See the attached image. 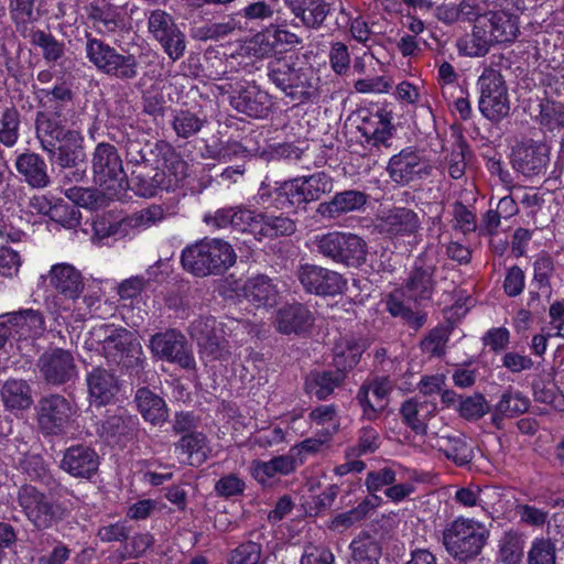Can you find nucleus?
<instances>
[{
	"instance_id": "nucleus-6",
	"label": "nucleus",
	"mask_w": 564,
	"mask_h": 564,
	"mask_svg": "<svg viewBox=\"0 0 564 564\" xmlns=\"http://www.w3.org/2000/svg\"><path fill=\"white\" fill-rule=\"evenodd\" d=\"M268 77L276 88L294 100L310 98L317 89L318 78L311 66H297L286 58L271 61Z\"/></svg>"
},
{
	"instance_id": "nucleus-59",
	"label": "nucleus",
	"mask_w": 564,
	"mask_h": 564,
	"mask_svg": "<svg viewBox=\"0 0 564 564\" xmlns=\"http://www.w3.org/2000/svg\"><path fill=\"white\" fill-rule=\"evenodd\" d=\"M31 43L41 47L46 62H56L64 55V44L58 42L51 33L36 30L31 33Z\"/></svg>"
},
{
	"instance_id": "nucleus-34",
	"label": "nucleus",
	"mask_w": 564,
	"mask_h": 564,
	"mask_svg": "<svg viewBox=\"0 0 564 564\" xmlns=\"http://www.w3.org/2000/svg\"><path fill=\"white\" fill-rule=\"evenodd\" d=\"M51 286L65 299L76 297L85 290L82 272L68 263H57L48 272Z\"/></svg>"
},
{
	"instance_id": "nucleus-14",
	"label": "nucleus",
	"mask_w": 564,
	"mask_h": 564,
	"mask_svg": "<svg viewBox=\"0 0 564 564\" xmlns=\"http://www.w3.org/2000/svg\"><path fill=\"white\" fill-rule=\"evenodd\" d=\"M149 348L152 355L159 359L177 364L184 369L195 368V358L189 349L187 339L175 328L152 335Z\"/></svg>"
},
{
	"instance_id": "nucleus-11",
	"label": "nucleus",
	"mask_w": 564,
	"mask_h": 564,
	"mask_svg": "<svg viewBox=\"0 0 564 564\" xmlns=\"http://www.w3.org/2000/svg\"><path fill=\"white\" fill-rule=\"evenodd\" d=\"M477 86L480 93L478 107L490 121H499L510 111L508 89L500 70L486 67L479 76Z\"/></svg>"
},
{
	"instance_id": "nucleus-9",
	"label": "nucleus",
	"mask_w": 564,
	"mask_h": 564,
	"mask_svg": "<svg viewBox=\"0 0 564 564\" xmlns=\"http://www.w3.org/2000/svg\"><path fill=\"white\" fill-rule=\"evenodd\" d=\"M317 252L337 263L358 268L366 262L367 243L351 232L332 231L316 236Z\"/></svg>"
},
{
	"instance_id": "nucleus-16",
	"label": "nucleus",
	"mask_w": 564,
	"mask_h": 564,
	"mask_svg": "<svg viewBox=\"0 0 564 564\" xmlns=\"http://www.w3.org/2000/svg\"><path fill=\"white\" fill-rule=\"evenodd\" d=\"M564 82L560 77L547 76L544 98L540 104V124L545 133L553 137L564 128Z\"/></svg>"
},
{
	"instance_id": "nucleus-40",
	"label": "nucleus",
	"mask_w": 564,
	"mask_h": 564,
	"mask_svg": "<svg viewBox=\"0 0 564 564\" xmlns=\"http://www.w3.org/2000/svg\"><path fill=\"white\" fill-rule=\"evenodd\" d=\"M17 171L34 188H44L50 184L45 161L36 153H23L17 158Z\"/></svg>"
},
{
	"instance_id": "nucleus-33",
	"label": "nucleus",
	"mask_w": 564,
	"mask_h": 564,
	"mask_svg": "<svg viewBox=\"0 0 564 564\" xmlns=\"http://www.w3.org/2000/svg\"><path fill=\"white\" fill-rule=\"evenodd\" d=\"M90 401L98 406L110 403L119 391V381L110 371L97 367L86 378Z\"/></svg>"
},
{
	"instance_id": "nucleus-12",
	"label": "nucleus",
	"mask_w": 564,
	"mask_h": 564,
	"mask_svg": "<svg viewBox=\"0 0 564 564\" xmlns=\"http://www.w3.org/2000/svg\"><path fill=\"white\" fill-rule=\"evenodd\" d=\"M148 32L164 53L172 59H180L186 50V36L175 19L162 9L151 10L148 15Z\"/></svg>"
},
{
	"instance_id": "nucleus-61",
	"label": "nucleus",
	"mask_w": 564,
	"mask_h": 564,
	"mask_svg": "<svg viewBox=\"0 0 564 564\" xmlns=\"http://www.w3.org/2000/svg\"><path fill=\"white\" fill-rule=\"evenodd\" d=\"M380 445L379 432L372 426H364L359 431L358 442L348 448L347 455L358 457L375 453Z\"/></svg>"
},
{
	"instance_id": "nucleus-24",
	"label": "nucleus",
	"mask_w": 564,
	"mask_h": 564,
	"mask_svg": "<svg viewBox=\"0 0 564 564\" xmlns=\"http://www.w3.org/2000/svg\"><path fill=\"white\" fill-rule=\"evenodd\" d=\"M435 271L433 258L427 253L417 257L404 284L405 294L415 302L430 300L435 286Z\"/></svg>"
},
{
	"instance_id": "nucleus-37",
	"label": "nucleus",
	"mask_w": 564,
	"mask_h": 564,
	"mask_svg": "<svg viewBox=\"0 0 564 564\" xmlns=\"http://www.w3.org/2000/svg\"><path fill=\"white\" fill-rule=\"evenodd\" d=\"M134 402L142 417L153 425H160L169 417L165 401L147 387L137 390Z\"/></svg>"
},
{
	"instance_id": "nucleus-50",
	"label": "nucleus",
	"mask_w": 564,
	"mask_h": 564,
	"mask_svg": "<svg viewBox=\"0 0 564 564\" xmlns=\"http://www.w3.org/2000/svg\"><path fill=\"white\" fill-rule=\"evenodd\" d=\"M278 195L279 197L285 198L289 206L294 208H304L306 204L313 202V199L310 198L307 185L303 176L285 181L278 188Z\"/></svg>"
},
{
	"instance_id": "nucleus-27",
	"label": "nucleus",
	"mask_w": 564,
	"mask_h": 564,
	"mask_svg": "<svg viewBox=\"0 0 564 564\" xmlns=\"http://www.w3.org/2000/svg\"><path fill=\"white\" fill-rule=\"evenodd\" d=\"M61 467L73 477L89 479L98 470L99 456L87 445H73L65 451Z\"/></svg>"
},
{
	"instance_id": "nucleus-4",
	"label": "nucleus",
	"mask_w": 564,
	"mask_h": 564,
	"mask_svg": "<svg viewBox=\"0 0 564 564\" xmlns=\"http://www.w3.org/2000/svg\"><path fill=\"white\" fill-rule=\"evenodd\" d=\"M489 538L486 525L474 519L459 517L443 530V545L456 560L468 561L478 556Z\"/></svg>"
},
{
	"instance_id": "nucleus-17",
	"label": "nucleus",
	"mask_w": 564,
	"mask_h": 564,
	"mask_svg": "<svg viewBox=\"0 0 564 564\" xmlns=\"http://www.w3.org/2000/svg\"><path fill=\"white\" fill-rule=\"evenodd\" d=\"M36 366L46 383L55 387L74 380L78 373L73 352L63 348L44 351Z\"/></svg>"
},
{
	"instance_id": "nucleus-2",
	"label": "nucleus",
	"mask_w": 564,
	"mask_h": 564,
	"mask_svg": "<svg viewBox=\"0 0 564 564\" xmlns=\"http://www.w3.org/2000/svg\"><path fill=\"white\" fill-rule=\"evenodd\" d=\"M91 337L101 345V351L109 365L135 372L143 369L145 357L142 346L130 330L101 324L93 328Z\"/></svg>"
},
{
	"instance_id": "nucleus-58",
	"label": "nucleus",
	"mask_w": 564,
	"mask_h": 564,
	"mask_svg": "<svg viewBox=\"0 0 564 564\" xmlns=\"http://www.w3.org/2000/svg\"><path fill=\"white\" fill-rule=\"evenodd\" d=\"M260 215L261 213H256L241 206L234 207L231 229L237 232L249 234L258 240Z\"/></svg>"
},
{
	"instance_id": "nucleus-23",
	"label": "nucleus",
	"mask_w": 564,
	"mask_h": 564,
	"mask_svg": "<svg viewBox=\"0 0 564 564\" xmlns=\"http://www.w3.org/2000/svg\"><path fill=\"white\" fill-rule=\"evenodd\" d=\"M547 162L549 148L545 143L527 140L513 149V169L525 177H533L544 173Z\"/></svg>"
},
{
	"instance_id": "nucleus-31",
	"label": "nucleus",
	"mask_w": 564,
	"mask_h": 564,
	"mask_svg": "<svg viewBox=\"0 0 564 564\" xmlns=\"http://www.w3.org/2000/svg\"><path fill=\"white\" fill-rule=\"evenodd\" d=\"M314 321L312 312L300 303L281 307L275 317L278 330L286 335L308 332Z\"/></svg>"
},
{
	"instance_id": "nucleus-30",
	"label": "nucleus",
	"mask_w": 564,
	"mask_h": 564,
	"mask_svg": "<svg viewBox=\"0 0 564 564\" xmlns=\"http://www.w3.org/2000/svg\"><path fill=\"white\" fill-rule=\"evenodd\" d=\"M380 228L386 234L394 237L414 236L421 229V219L410 208L393 207L381 216Z\"/></svg>"
},
{
	"instance_id": "nucleus-51",
	"label": "nucleus",
	"mask_w": 564,
	"mask_h": 564,
	"mask_svg": "<svg viewBox=\"0 0 564 564\" xmlns=\"http://www.w3.org/2000/svg\"><path fill=\"white\" fill-rule=\"evenodd\" d=\"M352 558L358 564H378L381 556V546L370 535L359 536L351 544Z\"/></svg>"
},
{
	"instance_id": "nucleus-21",
	"label": "nucleus",
	"mask_w": 564,
	"mask_h": 564,
	"mask_svg": "<svg viewBox=\"0 0 564 564\" xmlns=\"http://www.w3.org/2000/svg\"><path fill=\"white\" fill-rule=\"evenodd\" d=\"M393 389V383L388 377H377L361 384L356 395L362 408V417L375 421L388 405V397Z\"/></svg>"
},
{
	"instance_id": "nucleus-18",
	"label": "nucleus",
	"mask_w": 564,
	"mask_h": 564,
	"mask_svg": "<svg viewBox=\"0 0 564 564\" xmlns=\"http://www.w3.org/2000/svg\"><path fill=\"white\" fill-rule=\"evenodd\" d=\"M387 171L394 183L406 185L429 176L432 167L421 151L408 147L389 160Z\"/></svg>"
},
{
	"instance_id": "nucleus-56",
	"label": "nucleus",
	"mask_w": 564,
	"mask_h": 564,
	"mask_svg": "<svg viewBox=\"0 0 564 564\" xmlns=\"http://www.w3.org/2000/svg\"><path fill=\"white\" fill-rule=\"evenodd\" d=\"M387 310L392 316L400 317L413 330H419L426 322L425 313L412 311L394 295L388 297Z\"/></svg>"
},
{
	"instance_id": "nucleus-39",
	"label": "nucleus",
	"mask_w": 564,
	"mask_h": 564,
	"mask_svg": "<svg viewBox=\"0 0 564 564\" xmlns=\"http://www.w3.org/2000/svg\"><path fill=\"white\" fill-rule=\"evenodd\" d=\"M242 293L249 302L258 307L274 306L279 296L272 280L263 274L249 278L242 286Z\"/></svg>"
},
{
	"instance_id": "nucleus-29",
	"label": "nucleus",
	"mask_w": 564,
	"mask_h": 564,
	"mask_svg": "<svg viewBox=\"0 0 564 564\" xmlns=\"http://www.w3.org/2000/svg\"><path fill=\"white\" fill-rule=\"evenodd\" d=\"M368 195L358 189L336 193L328 202L319 203L316 214L323 219H336L343 215L361 210L367 204Z\"/></svg>"
},
{
	"instance_id": "nucleus-5",
	"label": "nucleus",
	"mask_w": 564,
	"mask_h": 564,
	"mask_svg": "<svg viewBox=\"0 0 564 564\" xmlns=\"http://www.w3.org/2000/svg\"><path fill=\"white\" fill-rule=\"evenodd\" d=\"M85 53L88 61L102 74L123 82H130L139 75V62L133 54H122L91 33L85 35Z\"/></svg>"
},
{
	"instance_id": "nucleus-38",
	"label": "nucleus",
	"mask_w": 564,
	"mask_h": 564,
	"mask_svg": "<svg viewBox=\"0 0 564 564\" xmlns=\"http://www.w3.org/2000/svg\"><path fill=\"white\" fill-rule=\"evenodd\" d=\"M0 395L6 410L13 413L24 411L33 403L31 387L22 379H8L2 384Z\"/></svg>"
},
{
	"instance_id": "nucleus-42",
	"label": "nucleus",
	"mask_w": 564,
	"mask_h": 564,
	"mask_svg": "<svg viewBox=\"0 0 564 564\" xmlns=\"http://www.w3.org/2000/svg\"><path fill=\"white\" fill-rule=\"evenodd\" d=\"M346 378L343 370L314 371L307 377L305 388L308 393L318 400L327 399L336 388L340 387Z\"/></svg>"
},
{
	"instance_id": "nucleus-3",
	"label": "nucleus",
	"mask_w": 564,
	"mask_h": 564,
	"mask_svg": "<svg viewBox=\"0 0 564 564\" xmlns=\"http://www.w3.org/2000/svg\"><path fill=\"white\" fill-rule=\"evenodd\" d=\"M236 259L231 245L217 238H205L187 246L181 256L183 268L196 276L223 274Z\"/></svg>"
},
{
	"instance_id": "nucleus-60",
	"label": "nucleus",
	"mask_w": 564,
	"mask_h": 564,
	"mask_svg": "<svg viewBox=\"0 0 564 564\" xmlns=\"http://www.w3.org/2000/svg\"><path fill=\"white\" fill-rule=\"evenodd\" d=\"M262 556V545L247 541L231 550L227 556V564H259Z\"/></svg>"
},
{
	"instance_id": "nucleus-57",
	"label": "nucleus",
	"mask_w": 564,
	"mask_h": 564,
	"mask_svg": "<svg viewBox=\"0 0 564 564\" xmlns=\"http://www.w3.org/2000/svg\"><path fill=\"white\" fill-rule=\"evenodd\" d=\"M205 122V119L199 118L197 115L188 110H181L175 113L172 127L177 137L188 139L198 133Z\"/></svg>"
},
{
	"instance_id": "nucleus-19",
	"label": "nucleus",
	"mask_w": 564,
	"mask_h": 564,
	"mask_svg": "<svg viewBox=\"0 0 564 564\" xmlns=\"http://www.w3.org/2000/svg\"><path fill=\"white\" fill-rule=\"evenodd\" d=\"M296 275L303 289L315 295L334 296L346 286L341 274L316 264H301Z\"/></svg>"
},
{
	"instance_id": "nucleus-28",
	"label": "nucleus",
	"mask_w": 564,
	"mask_h": 564,
	"mask_svg": "<svg viewBox=\"0 0 564 564\" xmlns=\"http://www.w3.org/2000/svg\"><path fill=\"white\" fill-rule=\"evenodd\" d=\"M36 135L44 151H55L67 144L68 138L76 139L82 133L64 126L53 116L39 112L36 117Z\"/></svg>"
},
{
	"instance_id": "nucleus-7",
	"label": "nucleus",
	"mask_w": 564,
	"mask_h": 564,
	"mask_svg": "<svg viewBox=\"0 0 564 564\" xmlns=\"http://www.w3.org/2000/svg\"><path fill=\"white\" fill-rule=\"evenodd\" d=\"M34 410L39 430L50 436L66 434L79 415L77 404L59 393L42 397Z\"/></svg>"
},
{
	"instance_id": "nucleus-26",
	"label": "nucleus",
	"mask_w": 564,
	"mask_h": 564,
	"mask_svg": "<svg viewBox=\"0 0 564 564\" xmlns=\"http://www.w3.org/2000/svg\"><path fill=\"white\" fill-rule=\"evenodd\" d=\"M230 105L237 111L256 119L267 117L272 107L269 94L254 84H246L234 90Z\"/></svg>"
},
{
	"instance_id": "nucleus-63",
	"label": "nucleus",
	"mask_w": 564,
	"mask_h": 564,
	"mask_svg": "<svg viewBox=\"0 0 564 564\" xmlns=\"http://www.w3.org/2000/svg\"><path fill=\"white\" fill-rule=\"evenodd\" d=\"M68 300L72 301V311L75 314L76 321H83L98 307L100 296L97 292L84 290L78 292L76 297H69Z\"/></svg>"
},
{
	"instance_id": "nucleus-25",
	"label": "nucleus",
	"mask_w": 564,
	"mask_h": 564,
	"mask_svg": "<svg viewBox=\"0 0 564 564\" xmlns=\"http://www.w3.org/2000/svg\"><path fill=\"white\" fill-rule=\"evenodd\" d=\"M165 218V212L161 205L152 204L126 216L119 221L109 224L106 230L99 226L95 227L96 234L101 237L127 236L131 230L147 229L161 223Z\"/></svg>"
},
{
	"instance_id": "nucleus-20",
	"label": "nucleus",
	"mask_w": 564,
	"mask_h": 564,
	"mask_svg": "<svg viewBox=\"0 0 564 564\" xmlns=\"http://www.w3.org/2000/svg\"><path fill=\"white\" fill-rule=\"evenodd\" d=\"M427 441L431 445L445 455L455 465L467 466L474 459V447L467 437L447 426H443L438 431H430Z\"/></svg>"
},
{
	"instance_id": "nucleus-35",
	"label": "nucleus",
	"mask_w": 564,
	"mask_h": 564,
	"mask_svg": "<svg viewBox=\"0 0 564 564\" xmlns=\"http://www.w3.org/2000/svg\"><path fill=\"white\" fill-rule=\"evenodd\" d=\"M285 6L307 29H319L330 12L327 0H284Z\"/></svg>"
},
{
	"instance_id": "nucleus-32",
	"label": "nucleus",
	"mask_w": 564,
	"mask_h": 564,
	"mask_svg": "<svg viewBox=\"0 0 564 564\" xmlns=\"http://www.w3.org/2000/svg\"><path fill=\"white\" fill-rule=\"evenodd\" d=\"M138 417L120 410L102 420L98 424L97 433L108 441L120 442L133 438L138 432Z\"/></svg>"
},
{
	"instance_id": "nucleus-53",
	"label": "nucleus",
	"mask_w": 564,
	"mask_h": 564,
	"mask_svg": "<svg viewBox=\"0 0 564 564\" xmlns=\"http://www.w3.org/2000/svg\"><path fill=\"white\" fill-rule=\"evenodd\" d=\"M451 328L440 325L431 329L421 340L420 348L429 357H443L446 354V345L449 339Z\"/></svg>"
},
{
	"instance_id": "nucleus-43",
	"label": "nucleus",
	"mask_w": 564,
	"mask_h": 564,
	"mask_svg": "<svg viewBox=\"0 0 564 564\" xmlns=\"http://www.w3.org/2000/svg\"><path fill=\"white\" fill-rule=\"evenodd\" d=\"M487 33L494 44L510 43L519 34L518 17H509L503 13H488Z\"/></svg>"
},
{
	"instance_id": "nucleus-46",
	"label": "nucleus",
	"mask_w": 564,
	"mask_h": 564,
	"mask_svg": "<svg viewBox=\"0 0 564 564\" xmlns=\"http://www.w3.org/2000/svg\"><path fill=\"white\" fill-rule=\"evenodd\" d=\"M524 539L514 530L506 531L498 542V561L501 564H521L524 555Z\"/></svg>"
},
{
	"instance_id": "nucleus-55",
	"label": "nucleus",
	"mask_w": 564,
	"mask_h": 564,
	"mask_svg": "<svg viewBox=\"0 0 564 564\" xmlns=\"http://www.w3.org/2000/svg\"><path fill=\"white\" fill-rule=\"evenodd\" d=\"M20 112L14 107H7L0 118V143L12 148L19 140Z\"/></svg>"
},
{
	"instance_id": "nucleus-44",
	"label": "nucleus",
	"mask_w": 564,
	"mask_h": 564,
	"mask_svg": "<svg viewBox=\"0 0 564 564\" xmlns=\"http://www.w3.org/2000/svg\"><path fill=\"white\" fill-rule=\"evenodd\" d=\"M529 405V399L521 392L508 389L494 408L492 421L498 426L503 417H514L527 412Z\"/></svg>"
},
{
	"instance_id": "nucleus-36",
	"label": "nucleus",
	"mask_w": 564,
	"mask_h": 564,
	"mask_svg": "<svg viewBox=\"0 0 564 564\" xmlns=\"http://www.w3.org/2000/svg\"><path fill=\"white\" fill-rule=\"evenodd\" d=\"M293 451L294 448L288 454L275 456L268 462L254 460L252 463L253 478L264 485L278 475L286 476L292 474L297 467Z\"/></svg>"
},
{
	"instance_id": "nucleus-48",
	"label": "nucleus",
	"mask_w": 564,
	"mask_h": 564,
	"mask_svg": "<svg viewBox=\"0 0 564 564\" xmlns=\"http://www.w3.org/2000/svg\"><path fill=\"white\" fill-rule=\"evenodd\" d=\"M311 423L323 427V436L330 438L339 431L340 417L334 404H321L308 413Z\"/></svg>"
},
{
	"instance_id": "nucleus-22",
	"label": "nucleus",
	"mask_w": 564,
	"mask_h": 564,
	"mask_svg": "<svg viewBox=\"0 0 564 564\" xmlns=\"http://www.w3.org/2000/svg\"><path fill=\"white\" fill-rule=\"evenodd\" d=\"M488 9L484 0H460L459 3H442L435 9V18L446 24H487Z\"/></svg>"
},
{
	"instance_id": "nucleus-64",
	"label": "nucleus",
	"mask_w": 564,
	"mask_h": 564,
	"mask_svg": "<svg viewBox=\"0 0 564 564\" xmlns=\"http://www.w3.org/2000/svg\"><path fill=\"white\" fill-rule=\"evenodd\" d=\"M453 228L464 235L474 232L477 229L476 215L462 202L456 200L452 205Z\"/></svg>"
},
{
	"instance_id": "nucleus-47",
	"label": "nucleus",
	"mask_w": 564,
	"mask_h": 564,
	"mask_svg": "<svg viewBox=\"0 0 564 564\" xmlns=\"http://www.w3.org/2000/svg\"><path fill=\"white\" fill-rule=\"evenodd\" d=\"M296 230L295 223L284 216L267 215L261 213L258 229V241L264 238L290 236Z\"/></svg>"
},
{
	"instance_id": "nucleus-45",
	"label": "nucleus",
	"mask_w": 564,
	"mask_h": 564,
	"mask_svg": "<svg viewBox=\"0 0 564 564\" xmlns=\"http://www.w3.org/2000/svg\"><path fill=\"white\" fill-rule=\"evenodd\" d=\"M68 141L67 144L56 148L55 151H45L50 160L62 169L80 165L85 163L86 159L83 135L80 134L76 139L68 138Z\"/></svg>"
},
{
	"instance_id": "nucleus-62",
	"label": "nucleus",
	"mask_w": 564,
	"mask_h": 564,
	"mask_svg": "<svg viewBox=\"0 0 564 564\" xmlns=\"http://www.w3.org/2000/svg\"><path fill=\"white\" fill-rule=\"evenodd\" d=\"M457 410L465 420L476 421L489 411V406L485 397L477 393L460 400Z\"/></svg>"
},
{
	"instance_id": "nucleus-13",
	"label": "nucleus",
	"mask_w": 564,
	"mask_h": 564,
	"mask_svg": "<svg viewBox=\"0 0 564 564\" xmlns=\"http://www.w3.org/2000/svg\"><path fill=\"white\" fill-rule=\"evenodd\" d=\"M45 330L43 314L33 308L19 310L17 312L0 315V348L7 340L35 339Z\"/></svg>"
},
{
	"instance_id": "nucleus-1",
	"label": "nucleus",
	"mask_w": 564,
	"mask_h": 564,
	"mask_svg": "<svg viewBox=\"0 0 564 564\" xmlns=\"http://www.w3.org/2000/svg\"><path fill=\"white\" fill-rule=\"evenodd\" d=\"M126 152L128 163L134 165L131 175L142 196H153L158 189L169 191L186 176V162L167 144L129 140Z\"/></svg>"
},
{
	"instance_id": "nucleus-8",
	"label": "nucleus",
	"mask_w": 564,
	"mask_h": 564,
	"mask_svg": "<svg viewBox=\"0 0 564 564\" xmlns=\"http://www.w3.org/2000/svg\"><path fill=\"white\" fill-rule=\"evenodd\" d=\"M94 181L110 199L119 198L128 186L127 174L117 149L109 143H98L93 154Z\"/></svg>"
},
{
	"instance_id": "nucleus-54",
	"label": "nucleus",
	"mask_w": 564,
	"mask_h": 564,
	"mask_svg": "<svg viewBox=\"0 0 564 564\" xmlns=\"http://www.w3.org/2000/svg\"><path fill=\"white\" fill-rule=\"evenodd\" d=\"M43 105L48 110L46 115L59 120L63 109L72 101L73 93L66 84L55 86L51 90H42Z\"/></svg>"
},
{
	"instance_id": "nucleus-49",
	"label": "nucleus",
	"mask_w": 564,
	"mask_h": 564,
	"mask_svg": "<svg viewBox=\"0 0 564 564\" xmlns=\"http://www.w3.org/2000/svg\"><path fill=\"white\" fill-rule=\"evenodd\" d=\"M427 408L425 402H420L416 399H410L402 403L400 414L404 424L411 427L416 434H424L427 436L430 431L425 423L424 410Z\"/></svg>"
},
{
	"instance_id": "nucleus-52",
	"label": "nucleus",
	"mask_w": 564,
	"mask_h": 564,
	"mask_svg": "<svg viewBox=\"0 0 564 564\" xmlns=\"http://www.w3.org/2000/svg\"><path fill=\"white\" fill-rule=\"evenodd\" d=\"M499 496L494 488H480L477 485H469L467 487L459 488L455 494V501L463 507L470 508L480 506L485 509V506L489 505L492 496Z\"/></svg>"
},
{
	"instance_id": "nucleus-41",
	"label": "nucleus",
	"mask_w": 564,
	"mask_h": 564,
	"mask_svg": "<svg viewBox=\"0 0 564 564\" xmlns=\"http://www.w3.org/2000/svg\"><path fill=\"white\" fill-rule=\"evenodd\" d=\"M492 44V39L487 33V24L480 22L474 24L471 32L464 34L456 42L458 53L468 57L485 56Z\"/></svg>"
},
{
	"instance_id": "nucleus-15",
	"label": "nucleus",
	"mask_w": 564,
	"mask_h": 564,
	"mask_svg": "<svg viewBox=\"0 0 564 564\" xmlns=\"http://www.w3.org/2000/svg\"><path fill=\"white\" fill-rule=\"evenodd\" d=\"M191 337L196 340L200 354L209 360L224 359L229 355L228 341L220 324L213 316H199L189 327Z\"/></svg>"
},
{
	"instance_id": "nucleus-10",
	"label": "nucleus",
	"mask_w": 564,
	"mask_h": 564,
	"mask_svg": "<svg viewBox=\"0 0 564 564\" xmlns=\"http://www.w3.org/2000/svg\"><path fill=\"white\" fill-rule=\"evenodd\" d=\"M18 502L37 530L51 529L66 517V508L61 502L31 485L19 489Z\"/></svg>"
}]
</instances>
